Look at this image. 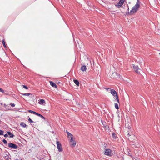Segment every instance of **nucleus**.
<instances>
[{
	"instance_id": "1",
	"label": "nucleus",
	"mask_w": 160,
	"mask_h": 160,
	"mask_svg": "<svg viewBox=\"0 0 160 160\" xmlns=\"http://www.w3.org/2000/svg\"><path fill=\"white\" fill-rule=\"evenodd\" d=\"M140 2L139 0H137L136 3L132 8L130 12H128L129 14L132 15L136 13L140 7Z\"/></svg>"
},
{
	"instance_id": "2",
	"label": "nucleus",
	"mask_w": 160,
	"mask_h": 160,
	"mask_svg": "<svg viewBox=\"0 0 160 160\" xmlns=\"http://www.w3.org/2000/svg\"><path fill=\"white\" fill-rule=\"evenodd\" d=\"M111 93L115 98V99L117 101L118 103H119V100L117 93L115 90L114 89H111L110 92Z\"/></svg>"
},
{
	"instance_id": "3",
	"label": "nucleus",
	"mask_w": 160,
	"mask_h": 160,
	"mask_svg": "<svg viewBox=\"0 0 160 160\" xmlns=\"http://www.w3.org/2000/svg\"><path fill=\"white\" fill-rule=\"evenodd\" d=\"M133 68L135 72L138 74H140L141 72H142V70L138 68V67L137 65H133Z\"/></svg>"
},
{
	"instance_id": "4",
	"label": "nucleus",
	"mask_w": 160,
	"mask_h": 160,
	"mask_svg": "<svg viewBox=\"0 0 160 160\" xmlns=\"http://www.w3.org/2000/svg\"><path fill=\"white\" fill-rule=\"evenodd\" d=\"M104 154L105 155L109 156H111L113 153L112 150L110 149H106L104 151Z\"/></svg>"
},
{
	"instance_id": "5",
	"label": "nucleus",
	"mask_w": 160,
	"mask_h": 160,
	"mask_svg": "<svg viewBox=\"0 0 160 160\" xmlns=\"http://www.w3.org/2000/svg\"><path fill=\"white\" fill-rule=\"evenodd\" d=\"M76 144V142L74 140L73 137L71 138L70 141V145L72 148L74 147Z\"/></svg>"
},
{
	"instance_id": "6",
	"label": "nucleus",
	"mask_w": 160,
	"mask_h": 160,
	"mask_svg": "<svg viewBox=\"0 0 160 160\" xmlns=\"http://www.w3.org/2000/svg\"><path fill=\"white\" fill-rule=\"evenodd\" d=\"M56 144L57 145V147L58 151L59 152H62V147L61 144L59 142L57 141L56 142Z\"/></svg>"
},
{
	"instance_id": "7",
	"label": "nucleus",
	"mask_w": 160,
	"mask_h": 160,
	"mask_svg": "<svg viewBox=\"0 0 160 160\" xmlns=\"http://www.w3.org/2000/svg\"><path fill=\"white\" fill-rule=\"evenodd\" d=\"M8 146L9 148H12L14 149H17L18 148V146L17 145L12 143H8Z\"/></svg>"
},
{
	"instance_id": "8",
	"label": "nucleus",
	"mask_w": 160,
	"mask_h": 160,
	"mask_svg": "<svg viewBox=\"0 0 160 160\" xmlns=\"http://www.w3.org/2000/svg\"><path fill=\"white\" fill-rule=\"evenodd\" d=\"M125 0H119V2L115 6L118 8L121 7L123 4Z\"/></svg>"
},
{
	"instance_id": "9",
	"label": "nucleus",
	"mask_w": 160,
	"mask_h": 160,
	"mask_svg": "<svg viewBox=\"0 0 160 160\" xmlns=\"http://www.w3.org/2000/svg\"><path fill=\"white\" fill-rule=\"evenodd\" d=\"M9 154V152H6L3 154V156L7 159H8L9 158L8 155Z\"/></svg>"
},
{
	"instance_id": "10",
	"label": "nucleus",
	"mask_w": 160,
	"mask_h": 160,
	"mask_svg": "<svg viewBox=\"0 0 160 160\" xmlns=\"http://www.w3.org/2000/svg\"><path fill=\"white\" fill-rule=\"evenodd\" d=\"M49 82L50 84V85L52 87H53L55 88H57V86L56 85V84L55 83H54L53 82H52L51 81H50Z\"/></svg>"
},
{
	"instance_id": "11",
	"label": "nucleus",
	"mask_w": 160,
	"mask_h": 160,
	"mask_svg": "<svg viewBox=\"0 0 160 160\" xmlns=\"http://www.w3.org/2000/svg\"><path fill=\"white\" fill-rule=\"evenodd\" d=\"M86 69H87L85 65H82V66L81 67V70L82 71H86Z\"/></svg>"
},
{
	"instance_id": "12",
	"label": "nucleus",
	"mask_w": 160,
	"mask_h": 160,
	"mask_svg": "<svg viewBox=\"0 0 160 160\" xmlns=\"http://www.w3.org/2000/svg\"><path fill=\"white\" fill-rule=\"evenodd\" d=\"M7 133L9 136L10 138H13L14 137V135L12 134L10 132L8 131Z\"/></svg>"
},
{
	"instance_id": "13",
	"label": "nucleus",
	"mask_w": 160,
	"mask_h": 160,
	"mask_svg": "<svg viewBox=\"0 0 160 160\" xmlns=\"http://www.w3.org/2000/svg\"><path fill=\"white\" fill-rule=\"evenodd\" d=\"M20 125L22 127L25 128L26 127V124L24 122H21L20 123Z\"/></svg>"
},
{
	"instance_id": "14",
	"label": "nucleus",
	"mask_w": 160,
	"mask_h": 160,
	"mask_svg": "<svg viewBox=\"0 0 160 160\" xmlns=\"http://www.w3.org/2000/svg\"><path fill=\"white\" fill-rule=\"evenodd\" d=\"M74 83L77 86H78L79 84V83L78 81L77 80H73Z\"/></svg>"
},
{
	"instance_id": "15",
	"label": "nucleus",
	"mask_w": 160,
	"mask_h": 160,
	"mask_svg": "<svg viewBox=\"0 0 160 160\" xmlns=\"http://www.w3.org/2000/svg\"><path fill=\"white\" fill-rule=\"evenodd\" d=\"M21 94L23 96H29L30 95H32V94L31 93H21Z\"/></svg>"
},
{
	"instance_id": "16",
	"label": "nucleus",
	"mask_w": 160,
	"mask_h": 160,
	"mask_svg": "<svg viewBox=\"0 0 160 160\" xmlns=\"http://www.w3.org/2000/svg\"><path fill=\"white\" fill-rule=\"evenodd\" d=\"M36 115H37L40 117L42 118L44 120L45 119V118L43 116H42V115L40 114H39L38 113H37Z\"/></svg>"
},
{
	"instance_id": "17",
	"label": "nucleus",
	"mask_w": 160,
	"mask_h": 160,
	"mask_svg": "<svg viewBox=\"0 0 160 160\" xmlns=\"http://www.w3.org/2000/svg\"><path fill=\"white\" fill-rule=\"evenodd\" d=\"M67 135L68 137L69 138H71V137H73V135L71 134L70 132H67Z\"/></svg>"
},
{
	"instance_id": "18",
	"label": "nucleus",
	"mask_w": 160,
	"mask_h": 160,
	"mask_svg": "<svg viewBox=\"0 0 160 160\" xmlns=\"http://www.w3.org/2000/svg\"><path fill=\"white\" fill-rule=\"evenodd\" d=\"M45 103V101L43 99H40L39 102V104H42Z\"/></svg>"
},
{
	"instance_id": "19",
	"label": "nucleus",
	"mask_w": 160,
	"mask_h": 160,
	"mask_svg": "<svg viewBox=\"0 0 160 160\" xmlns=\"http://www.w3.org/2000/svg\"><path fill=\"white\" fill-rule=\"evenodd\" d=\"M117 135L114 132H113L112 133V137L114 138H115V139H116V138L117 137Z\"/></svg>"
},
{
	"instance_id": "20",
	"label": "nucleus",
	"mask_w": 160,
	"mask_h": 160,
	"mask_svg": "<svg viewBox=\"0 0 160 160\" xmlns=\"http://www.w3.org/2000/svg\"><path fill=\"white\" fill-rule=\"evenodd\" d=\"M28 112H30L31 113H33V114H35L36 115V114L37 113V112L34 111H32L31 110H29L28 111Z\"/></svg>"
},
{
	"instance_id": "21",
	"label": "nucleus",
	"mask_w": 160,
	"mask_h": 160,
	"mask_svg": "<svg viewBox=\"0 0 160 160\" xmlns=\"http://www.w3.org/2000/svg\"><path fill=\"white\" fill-rule=\"evenodd\" d=\"M115 107L117 109H119L118 105L117 103H115Z\"/></svg>"
},
{
	"instance_id": "22",
	"label": "nucleus",
	"mask_w": 160,
	"mask_h": 160,
	"mask_svg": "<svg viewBox=\"0 0 160 160\" xmlns=\"http://www.w3.org/2000/svg\"><path fill=\"white\" fill-rule=\"evenodd\" d=\"M3 131L2 130H0V135H3Z\"/></svg>"
},
{
	"instance_id": "23",
	"label": "nucleus",
	"mask_w": 160,
	"mask_h": 160,
	"mask_svg": "<svg viewBox=\"0 0 160 160\" xmlns=\"http://www.w3.org/2000/svg\"><path fill=\"white\" fill-rule=\"evenodd\" d=\"M28 121L31 123H32L33 121L30 118H29L28 119Z\"/></svg>"
},
{
	"instance_id": "24",
	"label": "nucleus",
	"mask_w": 160,
	"mask_h": 160,
	"mask_svg": "<svg viewBox=\"0 0 160 160\" xmlns=\"http://www.w3.org/2000/svg\"><path fill=\"white\" fill-rule=\"evenodd\" d=\"M2 44L3 45V46H4V47H6V45H5V41H2Z\"/></svg>"
},
{
	"instance_id": "25",
	"label": "nucleus",
	"mask_w": 160,
	"mask_h": 160,
	"mask_svg": "<svg viewBox=\"0 0 160 160\" xmlns=\"http://www.w3.org/2000/svg\"><path fill=\"white\" fill-rule=\"evenodd\" d=\"M22 86L23 88H24L26 89H27L28 88V87L25 85H22Z\"/></svg>"
},
{
	"instance_id": "26",
	"label": "nucleus",
	"mask_w": 160,
	"mask_h": 160,
	"mask_svg": "<svg viewBox=\"0 0 160 160\" xmlns=\"http://www.w3.org/2000/svg\"><path fill=\"white\" fill-rule=\"evenodd\" d=\"M2 142H4V144H7V141L5 140V139H4L2 140Z\"/></svg>"
},
{
	"instance_id": "27",
	"label": "nucleus",
	"mask_w": 160,
	"mask_h": 160,
	"mask_svg": "<svg viewBox=\"0 0 160 160\" xmlns=\"http://www.w3.org/2000/svg\"><path fill=\"white\" fill-rule=\"evenodd\" d=\"M10 105L12 107H14L15 106V104L14 103H11Z\"/></svg>"
},
{
	"instance_id": "28",
	"label": "nucleus",
	"mask_w": 160,
	"mask_h": 160,
	"mask_svg": "<svg viewBox=\"0 0 160 160\" xmlns=\"http://www.w3.org/2000/svg\"><path fill=\"white\" fill-rule=\"evenodd\" d=\"M0 92H2V93H4V91L1 88H0Z\"/></svg>"
},
{
	"instance_id": "29",
	"label": "nucleus",
	"mask_w": 160,
	"mask_h": 160,
	"mask_svg": "<svg viewBox=\"0 0 160 160\" xmlns=\"http://www.w3.org/2000/svg\"><path fill=\"white\" fill-rule=\"evenodd\" d=\"M4 136L5 137L7 138L8 137V134H6L4 135Z\"/></svg>"
},
{
	"instance_id": "30",
	"label": "nucleus",
	"mask_w": 160,
	"mask_h": 160,
	"mask_svg": "<svg viewBox=\"0 0 160 160\" xmlns=\"http://www.w3.org/2000/svg\"><path fill=\"white\" fill-rule=\"evenodd\" d=\"M104 145H105V146H104V147L105 148H106V144H104Z\"/></svg>"
},
{
	"instance_id": "31",
	"label": "nucleus",
	"mask_w": 160,
	"mask_h": 160,
	"mask_svg": "<svg viewBox=\"0 0 160 160\" xmlns=\"http://www.w3.org/2000/svg\"><path fill=\"white\" fill-rule=\"evenodd\" d=\"M128 135H129V136L130 135L129 134V133L128 134Z\"/></svg>"
},
{
	"instance_id": "32",
	"label": "nucleus",
	"mask_w": 160,
	"mask_h": 160,
	"mask_svg": "<svg viewBox=\"0 0 160 160\" xmlns=\"http://www.w3.org/2000/svg\"><path fill=\"white\" fill-rule=\"evenodd\" d=\"M129 8H128V11H129Z\"/></svg>"
},
{
	"instance_id": "33",
	"label": "nucleus",
	"mask_w": 160,
	"mask_h": 160,
	"mask_svg": "<svg viewBox=\"0 0 160 160\" xmlns=\"http://www.w3.org/2000/svg\"><path fill=\"white\" fill-rule=\"evenodd\" d=\"M128 150H129V151H130V150L128 149Z\"/></svg>"
},
{
	"instance_id": "34",
	"label": "nucleus",
	"mask_w": 160,
	"mask_h": 160,
	"mask_svg": "<svg viewBox=\"0 0 160 160\" xmlns=\"http://www.w3.org/2000/svg\"><path fill=\"white\" fill-rule=\"evenodd\" d=\"M16 160H18V159H16Z\"/></svg>"
}]
</instances>
